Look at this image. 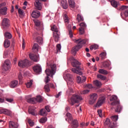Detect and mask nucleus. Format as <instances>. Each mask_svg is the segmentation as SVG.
<instances>
[{
  "mask_svg": "<svg viewBox=\"0 0 128 128\" xmlns=\"http://www.w3.org/2000/svg\"><path fill=\"white\" fill-rule=\"evenodd\" d=\"M10 114V112L8 110H0V114Z\"/></svg>",
  "mask_w": 128,
  "mask_h": 128,
  "instance_id": "e433bc0d",
  "label": "nucleus"
},
{
  "mask_svg": "<svg viewBox=\"0 0 128 128\" xmlns=\"http://www.w3.org/2000/svg\"><path fill=\"white\" fill-rule=\"evenodd\" d=\"M128 6H122L120 8V10H128Z\"/></svg>",
  "mask_w": 128,
  "mask_h": 128,
  "instance_id": "bf43d9fd",
  "label": "nucleus"
},
{
  "mask_svg": "<svg viewBox=\"0 0 128 128\" xmlns=\"http://www.w3.org/2000/svg\"><path fill=\"white\" fill-rule=\"evenodd\" d=\"M42 33L40 34L36 32L35 34V41L36 42H38L40 46V44H44V41L42 40Z\"/></svg>",
  "mask_w": 128,
  "mask_h": 128,
  "instance_id": "39448f33",
  "label": "nucleus"
},
{
  "mask_svg": "<svg viewBox=\"0 0 128 128\" xmlns=\"http://www.w3.org/2000/svg\"><path fill=\"white\" fill-rule=\"evenodd\" d=\"M56 66L55 64L48 65V68L45 70V72L47 76L45 78L46 84H48L50 82V76H51V78H52V76L56 74Z\"/></svg>",
  "mask_w": 128,
  "mask_h": 128,
  "instance_id": "f257e3e1",
  "label": "nucleus"
},
{
  "mask_svg": "<svg viewBox=\"0 0 128 128\" xmlns=\"http://www.w3.org/2000/svg\"><path fill=\"white\" fill-rule=\"evenodd\" d=\"M18 12L20 14L21 16H22L24 14V12H22V9L19 8L18 10Z\"/></svg>",
  "mask_w": 128,
  "mask_h": 128,
  "instance_id": "0e129e2a",
  "label": "nucleus"
},
{
  "mask_svg": "<svg viewBox=\"0 0 128 128\" xmlns=\"http://www.w3.org/2000/svg\"><path fill=\"white\" fill-rule=\"evenodd\" d=\"M72 60H73L72 62V65L74 68H72V70L74 74H79L80 76H82V68L80 67V63L78 61V60H75L74 58H72Z\"/></svg>",
  "mask_w": 128,
  "mask_h": 128,
  "instance_id": "f03ea898",
  "label": "nucleus"
},
{
  "mask_svg": "<svg viewBox=\"0 0 128 128\" xmlns=\"http://www.w3.org/2000/svg\"><path fill=\"white\" fill-rule=\"evenodd\" d=\"M97 78H100V80H106V77L100 74H98L97 75Z\"/></svg>",
  "mask_w": 128,
  "mask_h": 128,
  "instance_id": "c03bdc74",
  "label": "nucleus"
},
{
  "mask_svg": "<svg viewBox=\"0 0 128 128\" xmlns=\"http://www.w3.org/2000/svg\"><path fill=\"white\" fill-rule=\"evenodd\" d=\"M86 78L84 76H82V77L80 76H77V82L78 84H82L86 82Z\"/></svg>",
  "mask_w": 128,
  "mask_h": 128,
  "instance_id": "4468645a",
  "label": "nucleus"
},
{
  "mask_svg": "<svg viewBox=\"0 0 128 128\" xmlns=\"http://www.w3.org/2000/svg\"><path fill=\"white\" fill-rule=\"evenodd\" d=\"M27 102H28L29 104H36V100L35 98H30L27 100Z\"/></svg>",
  "mask_w": 128,
  "mask_h": 128,
  "instance_id": "ea45409f",
  "label": "nucleus"
},
{
  "mask_svg": "<svg viewBox=\"0 0 128 128\" xmlns=\"http://www.w3.org/2000/svg\"><path fill=\"white\" fill-rule=\"evenodd\" d=\"M110 64L108 62H105L102 64L103 68H108L110 67Z\"/></svg>",
  "mask_w": 128,
  "mask_h": 128,
  "instance_id": "a19ab883",
  "label": "nucleus"
},
{
  "mask_svg": "<svg viewBox=\"0 0 128 128\" xmlns=\"http://www.w3.org/2000/svg\"><path fill=\"white\" fill-rule=\"evenodd\" d=\"M82 100V96L79 95L74 94L72 96L71 99H68V102L71 106H74V104H76V102H80Z\"/></svg>",
  "mask_w": 128,
  "mask_h": 128,
  "instance_id": "20e7f679",
  "label": "nucleus"
},
{
  "mask_svg": "<svg viewBox=\"0 0 128 128\" xmlns=\"http://www.w3.org/2000/svg\"><path fill=\"white\" fill-rule=\"evenodd\" d=\"M40 114L41 116H46L48 114V112H46V109H42L40 110Z\"/></svg>",
  "mask_w": 128,
  "mask_h": 128,
  "instance_id": "58836bf2",
  "label": "nucleus"
},
{
  "mask_svg": "<svg viewBox=\"0 0 128 128\" xmlns=\"http://www.w3.org/2000/svg\"><path fill=\"white\" fill-rule=\"evenodd\" d=\"M18 66L20 68H26V66H30V62L27 59H25L24 60H21L18 62Z\"/></svg>",
  "mask_w": 128,
  "mask_h": 128,
  "instance_id": "6e6552de",
  "label": "nucleus"
},
{
  "mask_svg": "<svg viewBox=\"0 0 128 128\" xmlns=\"http://www.w3.org/2000/svg\"><path fill=\"white\" fill-rule=\"evenodd\" d=\"M4 35L5 38H8V40H10V38H12V36L8 32H6Z\"/></svg>",
  "mask_w": 128,
  "mask_h": 128,
  "instance_id": "c9c22d12",
  "label": "nucleus"
},
{
  "mask_svg": "<svg viewBox=\"0 0 128 128\" xmlns=\"http://www.w3.org/2000/svg\"><path fill=\"white\" fill-rule=\"evenodd\" d=\"M18 80H13L11 82L10 84V88H16L18 86Z\"/></svg>",
  "mask_w": 128,
  "mask_h": 128,
  "instance_id": "bb28decb",
  "label": "nucleus"
},
{
  "mask_svg": "<svg viewBox=\"0 0 128 128\" xmlns=\"http://www.w3.org/2000/svg\"><path fill=\"white\" fill-rule=\"evenodd\" d=\"M28 123L31 126H34V122H32V120H30V119L28 120Z\"/></svg>",
  "mask_w": 128,
  "mask_h": 128,
  "instance_id": "680f3d73",
  "label": "nucleus"
},
{
  "mask_svg": "<svg viewBox=\"0 0 128 128\" xmlns=\"http://www.w3.org/2000/svg\"><path fill=\"white\" fill-rule=\"evenodd\" d=\"M88 42L86 40H82L80 38L75 40L74 42L77 44L75 46L73 47L72 48V52L74 54H76V52H78L80 49L82 48V44H85Z\"/></svg>",
  "mask_w": 128,
  "mask_h": 128,
  "instance_id": "7ed1b4c3",
  "label": "nucleus"
},
{
  "mask_svg": "<svg viewBox=\"0 0 128 128\" xmlns=\"http://www.w3.org/2000/svg\"><path fill=\"white\" fill-rule=\"evenodd\" d=\"M34 98L36 104L37 102H42V98L40 96H37L36 98Z\"/></svg>",
  "mask_w": 128,
  "mask_h": 128,
  "instance_id": "79ce46f5",
  "label": "nucleus"
},
{
  "mask_svg": "<svg viewBox=\"0 0 128 128\" xmlns=\"http://www.w3.org/2000/svg\"><path fill=\"white\" fill-rule=\"evenodd\" d=\"M86 88H92V84H87L85 86Z\"/></svg>",
  "mask_w": 128,
  "mask_h": 128,
  "instance_id": "4d7b16f0",
  "label": "nucleus"
},
{
  "mask_svg": "<svg viewBox=\"0 0 128 128\" xmlns=\"http://www.w3.org/2000/svg\"><path fill=\"white\" fill-rule=\"evenodd\" d=\"M90 92V90H85L80 92L81 94H86Z\"/></svg>",
  "mask_w": 128,
  "mask_h": 128,
  "instance_id": "8fccbe9b",
  "label": "nucleus"
},
{
  "mask_svg": "<svg viewBox=\"0 0 128 128\" xmlns=\"http://www.w3.org/2000/svg\"><path fill=\"white\" fill-rule=\"evenodd\" d=\"M110 102H111V106H114L116 104H120V101L118 100V96H112L110 98Z\"/></svg>",
  "mask_w": 128,
  "mask_h": 128,
  "instance_id": "1a4fd4ad",
  "label": "nucleus"
},
{
  "mask_svg": "<svg viewBox=\"0 0 128 128\" xmlns=\"http://www.w3.org/2000/svg\"><path fill=\"white\" fill-rule=\"evenodd\" d=\"M62 48V46H60V44H58L56 45V50L57 52H60V49Z\"/></svg>",
  "mask_w": 128,
  "mask_h": 128,
  "instance_id": "603ef678",
  "label": "nucleus"
},
{
  "mask_svg": "<svg viewBox=\"0 0 128 128\" xmlns=\"http://www.w3.org/2000/svg\"><path fill=\"white\" fill-rule=\"evenodd\" d=\"M98 46L97 44H94L90 46V50H98Z\"/></svg>",
  "mask_w": 128,
  "mask_h": 128,
  "instance_id": "de8ad7c7",
  "label": "nucleus"
},
{
  "mask_svg": "<svg viewBox=\"0 0 128 128\" xmlns=\"http://www.w3.org/2000/svg\"><path fill=\"white\" fill-rule=\"evenodd\" d=\"M9 126L10 128H18V124L17 122L10 121Z\"/></svg>",
  "mask_w": 128,
  "mask_h": 128,
  "instance_id": "aec40b11",
  "label": "nucleus"
},
{
  "mask_svg": "<svg viewBox=\"0 0 128 128\" xmlns=\"http://www.w3.org/2000/svg\"><path fill=\"white\" fill-rule=\"evenodd\" d=\"M112 119V122H115V126H116V122L118 121V116L117 115L112 116L111 117Z\"/></svg>",
  "mask_w": 128,
  "mask_h": 128,
  "instance_id": "cd10ccee",
  "label": "nucleus"
},
{
  "mask_svg": "<svg viewBox=\"0 0 128 128\" xmlns=\"http://www.w3.org/2000/svg\"><path fill=\"white\" fill-rule=\"evenodd\" d=\"M72 125L73 126L74 128H78V120L74 119L72 120Z\"/></svg>",
  "mask_w": 128,
  "mask_h": 128,
  "instance_id": "7c9ffc66",
  "label": "nucleus"
},
{
  "mask_svg": "<svg viewBox=\"0 0 128 128\" xmlns=\"http://www.w3.org/2000/svg\"><path fill=\"white\" fill-rule=\"evenodd\" d=\"M76 20H78V22H84V17L82 16V14H78L77 15Z\"/></svg>",
  "mask_w": 128,
  "mask_h": 128,
  "instance_id": "2f4dec72",
  "label": "nucleus"
},
{
  "mask_svg": "<svg viewBox=\"0 0 128 128\" xmlns=\"http://www.w3.org/2000/svg\"><path fill=\"white\" fill-rule=\"evenodd\" d=\"M60 33L58 32H53V36L54 40V41L56 42H58V40L60 38Z\"/></svg>",
  "mask_w": 128,
  "mask_h": 128,
  "instance_id": "a878e982",
  "label": "nucleus"
},
{
  "mask_svg": "<svg viewBox=\"0 0 128 128\" xmlns=\"http://www.w3.org/2000/svg\"><path fill=\"white\" fill-rule=\"evenodd\" d=\"M46 120H48V118H42L40 119V124H44V122H46Z\"/></svg>",
  "mask_w": 128,
  "mask_h": 128,
  "instance_id": "09e8293b",
  "label": "nucleus"
},
{
  "mask_svg": "<svg viewBox=\"0 0 128 128\" xmlns=\"http://www.w3.org/2000/svg\"><path fill=\"white\" fill-rule=\"evenodd\" d=\"M66 116L68 118V120H72V114L70 113H67L66 114Z\"/></svg>",
  "mask_w": 128,
  "mask_h": 128,
  "instance_id": "864d4df0",
  "label": "nucleus"
},
{
  "mask_svg": "<svg viewBox=\"0 0 128 128\" xmlns=\"http://www.w3.org/2000/svg\"><path fill=\"white\" fill-rule=\"evenodd\" d=\"M61 6L64 10H66V8H68V2H66V0L62 1Z\"/></svg>",
  "mask_w": 128,
  "mask_h": 128,
  "instance_id": "c85d7f7f",
  "label": "nucleus"
},
{
  "mask_svg": "<svg viewBox=\"0 0 128 128\" xmlns=\"http://www.w3.org/2000/svg\"><path fill=\"white\" fill-rule=\"evenodd\" d=\"M114 106H116V108H115L116 112H118V114H120V112L122 110V107L120 105V102L118 104H116Z\"/></svg>",
  "mask_w": 128,
  "mask_h": 128,
  "instance_id": "393cba45",
  "label": "nucleus"
},
{
  "mask_svg": "<svg viewBox=\"0 0 128 128\" xmlns=\"http://www.w3.org/2000/svg\"><path fill=\"white\" fill-rule=\"evenodd\" d=\"M104 126L109 128H114L116 126V122H110V120L108 118H107L104 122Z\"/></svg>",
  "mask_w": 128,
  "mask_h": 128,
  "instance_id": "0eeeda50",
  "label": "nucleus"
},
{
  "mask_svg": "<svg viewBox=\"0 0 128 128\" xmlns=\"http://www.w3.org/2000/svg\"><path fill=\"white\" fill-rule=\"evenodd\" d=\"M110 4L112 6H113L114 8H118V2H116V1L114 0H112L110 1Z\"/></svg>",
  "mask_w": 128,
  "mask_h": 128,
  "instance_id": "4c0bfd02",
  "label": "nucleus"
},
{
  "mask_svg": "<svg viewBox=\"0 0 128 128\" xmlns=\"http://www.w3.org/2000/svg\"><path fill=\"white\" fill-rule=\"evenodd\" d=\"M84 30L85 29L79 28V32H80V34H84Z\"/></svg>",
  "mask_w": 128,
  "mask_h": 128,
  "instance_id": "13d9d810",
  "label": "nucleus"
},
{
  "mask_svg": "<svg viewBox=\"0 0 128 128\" xmlns=\"http://www.w3.org/2000/svg\"><path fill=\"white\" fill-rule=\"evenodd\" d=\"M5 100L6 102H14V99L12 98H6Z\"/></svg>",
  "mask_w": 128,
  "mask_h": 128,
  "instance_id": "052dcab7",
  "label": "nucleus"
},
{
  "mask_svg": "<svg viewBox=\"0 0 128 128\" xmlns=\"http://www.w3.org/2000/svg\"><path fill=\"white\" fill-rule=\"evenodd\" d=\"M28 112L30 114H32V116H36V111L34 107L30 106L28 108Z\"/></svg>",
  "mask_w": 128,
  "mask_h": 128,
  "instance_id": "f3484780",
  "label": "nucleus"
},
{
  "mask_svg": "<svg viewBox=\"0 0 128 128\" xmlns=\"http://www.w3.org/2000/svg\"><path fill=\"white\" fill-rule=\"evenodd\" d=\"M39 48H40V46H38V44L35 43L33 46L32 50V52H35L36 54V52H38Z\"/></svg>",
  "mask_w": 128,
  "mask_h": 128,
  "instance_id": "5701e85b",
  "label": "nucleus"
},
{
  "mask_svg": "<svg viewBox=\"0 0 128 128\" xmlns=\"http://www.w3.org/2000/svg\"><path fill=\"white\" fill-rule=\"evenodd\" d=\"M61 94H62V92H59L55 96L58 98H60V96Z\"/></svg>",
  "mask_w": 128,
  "mask_h": 128,
  "instance_id": "69168bd1",
  "label": "nucleus"
},
{
  "mask_svg": "<svg viewBox=\"0 0 128 128\" xmlns=\"http://www.w3.org/2000/svg\"><path fill=\"white\" fill-rule=\"evenodd\" d=\"M98 98V94L93 93L90 94V99L89 100V104H94Z\"/></svg>",
  "mask_w": 128,
  "mask_h": 128,
  "instance_id": "423d86ee",
  "label": "nucleus"
},
{
  "mask_svg": "<svg viewBox=\"0 0 128 128\" xmlns=\"http://www.w3.org/2000/svg\"><path fill=\"white\" fill-rule=\"evenodd\" d=\"M2 67L6 72L9 70L10 68V60H6L3 64Z\"/></svg>",
  "mask_w": 128,
  "mask_h": 128,
  "instance_id": "9d476101",
  "label": "nucleus"
},
{
  "mask_svg": "<svg viewBox=\"0 0 128 128\" xmlns=\"http://www.w3.org/2000/svg\"><path fill=\"white\" fill-rule=\"evenodd\" d=\"M66 76L69 78V80L68 82V84H74V80H72V75H70V74H66Z\"/></svg>",
  "mask_w": 128,
  "mask_h": 128,
  "instance_id": "b1692460",
  "label": "nucleus"
},
{
  "mask_svg": "<svg viewBox=\"0 0 128 128\" xmlns=\"http://www.w3.org/2000/svg\"><path fill=\"white\" fill-rule=\"evenodd\" d=\"M34 6L36 8L37 10H40L42 8V3H40L38 0H36Z\"/></svg>",
  "mask_w": 128,
  "mask_h": 128,
  "instance_id": "4be33fe9",
  "label": "nucleus"
},
{
  "mask_svg": "<svg viewBox=\"0 0 128 128\" xmlns=\"http://www.w3.org/2000/svg\"><path fill=\"white\" fill-rule=\"evenodd\" d=\"M40 16V12L38 10H34L32 13V16L34 18H38Z\"/></svg>",
  "mask_w": 128,
  "mask_h": 128,
  "instance_id": "a211bd4d",
  "label": "nucleus"
},
{
  "mask_svg": "<svg viewBox=\"0 0 128 128\" xmlns=\"http://www.w3.org/2000/svg\"><path fill=\"white\" fill-rule=\"evenodd\" d=\"M4 48H10V42L8 40L6 39L4 41Z\"/></svg>",
  "mask_w": 128,
  "mask_h": 128,
  "instance_id": "c756f323",
  "label": "nucleus"
},
{
  "mask_svg": "<svg viewBox=\"0 0 128 128\" xmlns=\"http://www.w3.org/2000/svg\"><path fill=\"white\" fill-rule=\"evenodd\" d=\"M2 26L3 28H8L10 26V20L7 18H4L2 21Z\"/></svg>",
  "mask_w": 128,
  "mask_h": 128,
  "instance_id": "9b49d317",
  "label": "nucleus"
},
{
  "mask_svg": "<svg viewBox=\"0 0 128 128\" xmlns=\"http://www.w3.org/2000/svg\"><path fill=\"white\" fill-rule=\"evenodd\" d=\"M98 114L100 118H102V110H98Z\"/></svg>",
  "mask_w": 128,
  "mask_h": 128,
  "instance_id": "5fc2aeb1",
  "label": "nucleus"
},
{
  "mask_svg": "<svg viewBox=\"0 0 128 128\" xmlns=\"http://www.w3.org/2000/svg\"><path fill=\"white\" fill-rule=\"evenodd\" d=\"M26 86L28 88H30V86H32V82L30 81V82H28L26 84Z\"/></svg>",
  "mask_w": 128,
  "mask_h": 128,
  "instance_id": "6e6d98bb",
  "label": "nucleus"
},
{
  "mask_svg": "<svg viewBox=\"0 0 128 128\" xmlns=\"http://www.w3.org/2000/svg\"><path fill=\"white\" fill-rule=\"evenodd\" d=\"M69 36H70V38H72V30H70L69 31Z\"/></svg>",
  "mask_w": 128,
  "mask_h": 128,
  "instance_id": "774afa93",
  "label": "nucleus"
},
{
  "mask_svg": "<svg viewBox=\"0 0 128 128\" xmlns=\"http://www.w3.org/2000/svg\"><path fill=\"white\" fill-rule=\"evenodd\" d=\"M68 0L69 6H70V8H74L76 6V5L74 4V0Z\"/></svg>",
  "mask_w": 128,
  "mask_h": 128,
  "instance_id": "72a5a7b5",
  "label": "nucleus"
},
{
  "mask_svg": "<svg viewBox=\"0 0 128 128\" xmlns=\"http://www.w3.org/2000/svg\"><path fill=\"white\" fill-rule=\"evenodd\" d=\"M79 26L80 27L79 28H82L84 30H86V23L84 22L80 24Z\"/></svg>",
  "mask_w": 128,
  "mask_h": 128,
  "instance_id": "37998d69",
  "label": "nucleus"
},
{
  "mask_svg": "<svg viewBox=\"0 0 128 128\" xmlns=\"http://www.w3.org/2000/svg\"><path fill=\"white\" fill-rule=\"evenodd\" d=\"M34 24L37 27L36 30H38H38H42L44 28V27L42 26V24L40 23V22L38 20H36L34 21Z\"/></svg>",
  "mask_w": 128,
  "mask_h": 128,
  "instance_id": "2eb2a0df",
  "label": "nucleus"
},
{
  "mask_svg": "<svg viewBox=\"0 0 128 128\" xmlns=\"http://www.w3.org/2000/svg\"><path fill=\"white\" fill-rule=\"evenodd\" d=\"M99 74H104V76H106V74H108V72L106 70H104V69H100L98 71Z\"/></svg>",
  "mask_w": 128,
  "mask_h": 128,
  "instance_id": "473e14b6",
  "label": "nucleus"
},
{
  "mask_svg": "<svg viewBox=\"0 0 128 128\" xmlns=\"http://www.w3.org/2000/svg\"><path fill=\"white\" fill-rule=\"evenodd\" d=\"M6 12H8V8L6 6L2 7L0 8V14L2 16L6 15Z\"/></svg>",
  "mask_w": 128,
  "mask_h": 128,
  "instance_id": "412c9836",
  "label": "nucleus"
},
{
  "mask_svg": "<svg viewBox=\"0 0 128 128\" xmlns=\"http://www.w3.org/2000/svg\"><path fill=\"white\" fill-rule=\"evenodd\" d=\"M64 18L65 22L68 23V15H66V14H64Z\"/></svg>",
  "mask_w": 128,
  "mask_h": 128,
  "instance_id": "3c124183",
  "label": "nucleus"
},
{
  "mask_svg": "<svg viewBox=\"0 0 128 128\" xmlns=\"http://www.w3.org/2000/svg\"><path fill=\"white\" fill-rule=\"evenodd\" d=\"M94 86H98V88H100V86H102V82L98 80L94 81Z\"/></svg>",
  "mask_w": 128,
  "mask_h": 128,
  "instance_id": "f704fd0d",
  "label": "nucleus"
},
{
  "mask_svg": "<svg viewBox=\"0 0 128 128\" xmlns=\"http://www.w3.org/2000/svg\"><path fill=\"white\" fill-rule=\"evenodd\" d=\"M33 70L36 74H40L42 72V67L38 65H36L33 67Z\"/></svg>",
  "mask_w": 128,
  "mask_h": 128,
  "instance_id": "ddd939ff",
  "label": "nucleus"
},
{
  "mask_svg": "<svg viewBox=\"0 0 128 128\" xmlns=\"http://www.w3.org/2000/svg\"><path fill=\"white\" fill-rule=\"evenodd\" d=\"M30 59L33 62H38V56L35 54H30L29 55Z\"/></svg>",
  "mask_w": 128,
  "mask_h": 128,
  "instance_id": "6ab92c4d",
  "label": "nucleus"
},
{
  "mask_svg": "<svg viewBox=\"0 0 128 128\" xmlns=\"http://www.w3.org/2000/svg\"><path fill=\"white\" fill-rule=\"evenodd\" d=\"M124 14L125 16L127 18V16H128V10H125V12H124Z\"/></svg>",
  "mask_w": 128,
  "mask_h": 128,
  "instance_id": "338daca9",
  "label": "nucleus"
},
{
  "mask_svg": "<svg viewBox=\"0 0 128 128\" xmlns=\"http://www.w3.org/2000/svg\"><path fill=\"white\" fill-rule=\"evenodd\" d=\"M100 56L101 58V60H104V58H106V54L103 52L100 54Z\"/></svg>",
  "mask_w": 128,
  "mask_h": 128,
  "instance_id": "49530a36",
  "label": "nucleus"
},
{
  "mask_svg": "<svg viewBox=\"0 0 128 128\" xmlns=\"http://www.w3.org/2000/svg\"><path fill=\"white\" fill-rule=\"evenodd\" d=\"M106 102V98L104 97H102L100 98L97 102L96 106H100L103 104H104Z\"/></svg>",
  "mask_w": 128,
  "mask_h": 128,
  "instance_id": "dca6fc26",
  "label": "nucleus"
},
{
  "mask_svg": "<svg viewBox=\"0 0 128 128\" xmlns=\"http://www.w3.org/2000/svg\"><path fill=\"white\" fill-rule=\"evenodd\" d=\"M45 110H47L48 112H50V106H45Z\"/></svg>",
  "mask_w": 128,
  "mask_h": 128,
  "instance_id": "e2e57ef3",
  "label": "nucleus"
},
{
  "mask_svg": "<svg viewBox=\"0 0 128 128\" xmlns=\"http://www.w3.org/2000/svg\"><path fill=\"white\" fill-rule=\"evenodd\" d=\"M51 30L54 32H58V30L56 25H54L52 26L51 27Z\"/></svg>",
  "mask_w": 128,
  "mask_h": 128,
  "instance_id": "a18cd8bd",
  "label": "nucleus"
},
{
  "mask_svg": "<svg viewBox=\"0 0 128 128\" xmlns=\"http://www.w3.org/2000/svg\"><path fill=\"white\" fill-rule=\"evenodd\" d=\"M50 87L52 88H54V85L52 83H49L48 84H47L45 85L44 88L46 92H50Z\"/></svg>",
  "mask_w": 128,
  "mask_h": 128,
  "instance_id": "f8f14e48",
  "label": "nucleus"
}]
</instances>
